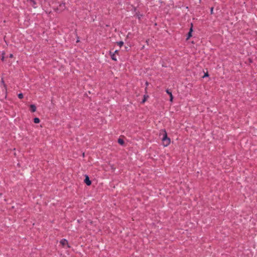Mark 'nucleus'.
<instances>
[{"label":"nucleus","mask_w":257,"mask_h":257,"mask_svg":"<svg viewBox=\"0 0 257 257\" xmlns=\"http://www.w3.org/2000/svg\"><path fill=\"white\" fill-rule=\"evenodd\" d=\"M141 17H142V15L138 16V18H139V19H140V18H141Z\"/></svg>","instance_id":"obj_20"},{"label":"nucleus","mask_w":257,"mask_h":257,"mask_svg":"<svg viewBox=\"0 0 257 257\" xmlns=\"http://www.w3.org/2000/svg\"><path fill=\"white\" fill-rule=\"evenodd\" d=\"M2 61H4V56H3V57H2Z\"/></svg>","instance_id":"obj_17"},{"label":"nucleus","mask_w":257,"mask_h":257,"mask_svg":"<svg viewBox=\"0 0 257 257\" xmlns=\"http://www.w3.org/2000/svg\"><path fill=\"white\" fill-rule=\"evenodd\" d=\"M117 43L119 47H121L123 45V42L122 41L118 42Z\"/></svg>","instance_id":"obj_11"},{"label":"nucleus","mask_w":257,"mask_h":257,"mask_svg":"<svg viewBox=\"0 0 257 257\" xmlns=\"http://www.w3.org/2000/svg\"><path fill=\"white\" fill-rule=\"evenodd\" d=\"M18 97L20 98V99H22L23 98V94L22 93H19L18 94Z\"/></svg>","instance_id":"obj_12"},{"label":"nucleus","mask_w":257,"mask_h":257,"mask_svg":"<svg viewBox=\"0 0 257 257\" xmlns=\"http://www.w3.org/2000/svg\"><path fill=\"white\" fill-rule=\"evenodd\" d=\"M148 97H149V96H148V95H145L144 96V98H143V99L142 100V103H145V102L147 100V99L148 98Z\"/></svg>","instance_id":"obj_6"},{"label":"nucleus","mask_w":257,"mask_h":257,"mask_svg":"<svg viewBox=\"0 0 257 257\" xmlns=\"http://www.w3.org/2000/svg\"><path fill=\"white\" fill-rule=\"evenodd\" d=\"M166 91L169 94V96H170V101L171 102H172L173 99V96L172 92L169 89H167Z\"/></svg>","instance_id":"obj_4"},{"label":"nucleus","mask_w":257,"mask_h":257,"mask_svg":"<svg viewBox=\"0 0 257 257\" xmlns=\"http://www.w3.org/2000/svg\"><path fill=\"white\" fill-rule=\"evenodd\" d=\"M209 75H208V74L207 72H206V73L204 74V75L202 77V78H205L206 77H208Z\"/></svg>","instance_id":"obj_14"},{"label":"nucleus","mask_w":257,"mask_h":257,"mask_svg":"<svg viewBox=\"0 0 257 257\" xmlns=\"http://www.w3.org/2000/svg\"><path fill=\"white\" fill-rule=\"evenodd\" d=\"M213 8H211V13L212 14L213 13Z\"/></svg>","instance_id":"obj_16"},{"label":"nucleus","mask_w":257,"mask_h":257,"mask_svg":"<svg viewBox=\"0 0 257 257\" xmlns=\"http://www.w3.org/2000/svg\"><path fill=\"white\" fill-rule=\"evenodd\" d=\"M118 143L120 144V145H123L124 144V141H123V140L121 139H119L118 140Z\"/></svg>","instance_id":"obj_10"},{"label":"nucleus","mask_w":257,"mask_h":257,"mask_svg":"<svg viewBox=\"0 0 257 257\" xmlns=\"http://www.w3.org/2000/svg\"><path fill=\"white\" fill-rule=\"evenodd\" d=\"M10 58H13V55L12 54H11L9 56Z\"/></svg>","instance_id":"obj_15"},{"label":"nucleus","mask_w":257,"mask_h":257,"mask_svg":"<svg viewBox=\"0 0 257 257\" xmlns=\"http://www.w3.org/2000/svg\"><path fill=\"white\" fill-rule=\"evenodd\" d=\"M141 17H142V15L138 16V18H139V19H140V18H141Z\"/></svg>","instance_id":"obj_19"},{"label":"nucleus","mask_w":257,"mask_h":257,"mask_svg":"<svg viewBox=\"0 0 257 257\" xmlns=\"http://www.w3.org/2000/svg\"><path fill=\"white\" fill-rule=\"evenodd\" d=\"M191 25L192 26V24H191ZM192 26L191 27V28L190 29V31H189V32L188 33V38H189L191 36V33H192Z\"/></svg>","instance_id":"obj_9"},{"label":"nucleus","mask_w":257,"mask_h":257,"mask_svg":"<svg viewBox=\"0 0 257 257\" xmlns=\"http://www.w3.org/2000/svg\"><path fill=\"white\" fill-rule=\"evenodd\" d=\"M163 138H162V142L163 145L164 147H167L170 144V139L168 138L167 132L165 130H163Z\"/></svg>","instance_id":"obj_1"},{"label":"nucleus","mask_w":257,"mask_h":257,"mask_svg":"<svg viewBox=\"0 0 257 257\" xmlns=\"http://www.w3.org/2000/svg\"><path fill=\"white\" fill-rule=\"evenodd\" d=\"M34 122L36 123H38L40 122V119L38 117H35L34 119Z\"/></svg>","instance_id":"obj_8"},{"label":"nucleus","mask_w":257,"mask_h":257,"mask_svg":"<svg viewBox=\"0 0 257 257\" xmlns=\"http://www.w3.org/2000/svg\"><path fill=\"white\" fill-rule=\"evenodd\" d=\"M111 58L113 60L116 61V58L114 53L111 54Z\"/></svg>","instance_id":"obj_7"},{"label":"nucleus","mask_w":257,"mask_h":257,"mask_svg":"<svg viewBox=\"0 0 257 257\" xmlns=\"http://www.w3.org/2000/svg\"><path fill=\"white\" fill-rule=\"evenodd\" d=\"M117 52V50H115L113 53L115 54Z\"/></svg>","instance_id":"obj_21"},{"label":"nucleus","mask_w":257,"mask_h":257,"mask_svg":"<svg viewBox=\"0 0 257 257\" xmlns=\"http://www.w3.org/2000/svg\"><path fill=\"white\" fill-rule=\"evenodd\" d=\"M84 182L86 183V184L88 186H89L91 184V182L89 179V177L87 175H86L85 178L84 179Z\"/></svg>","instance_id":"obj_3"},{"label":"nucleus","mask_w":257,"mask_h":257,"mask_svg":"<svg viewBox=\"0 0 257 257\" xmlns=\"http://www.w3.org/2000/svg\"><path fill=\"white\" fill-rule=\"evenodd\" d=\"M141 17H142V15L138 16V18H139V19H140V18H141Z\"/></svg>","instance_id":"obj_18"},{"label":"nucleus","mask_w":257,"mask_h":257,"mask_svg":"<svg viewBox=\"0 0 257 257\" xmlns=\"http://www.w3.org/2000/svg\"><path fill=\"white\" fill-rule=\"evenodd\" d=\"M30 108L31 109L32 112H35L36 110V107L34 104H31L30 105Z\"/></svg>","instance_id":"obj_5"},{"label":"nucleus","mask_w":257,"mask_h":257,"mask_svg":"<svg viewBox=\"0 0 257 257\" xmlns=\"http://www.w3.org/2000/svg\"><path fill=\"white\" fill-rule=\"evenodd\" d=\"M146 85H147V86H148V84H149L148 82H146Z\"/></svg>","instance_id":"obj_22"},{"label":"nucleus","mask_w":257,"mask_h":257,"mask_svg":"<svg viewBox=\"0 0 257 257\" xmlns=\"http://www.w3.org/2000/svg\"><path fill=\"white\" fill-rule=\"evenodd\" d=\"M2 83H3V85H4V87L6 88V85L5 84V82H4V81L3 80V79L2 78Z\"/></svg>","instance_id":"obj_13"},{"label":"nucleus","mask_w":257,"mask_h":257,"mask_svg":"<svg viewBox=\"0 0 257 257\" xmlns=\"http://www.w3.org/2000/svg\"><path fill=\"white\" fill-rule=\"evenodd\" d=\"M60 243L63 247H65V246H67L68 247H70L68 245V241L65 239H62L61 240Z\"/></svg>","instance_id":"obj_2"}]
</instances>
